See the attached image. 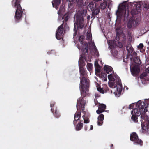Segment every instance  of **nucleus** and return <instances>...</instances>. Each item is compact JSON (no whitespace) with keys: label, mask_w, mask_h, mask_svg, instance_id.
<instances>
[{"label":"nucleus","mask_w":149,"mask_h":149,"mask_svg":"<svg viewBox=\"0 0 149 149\" xmlns=\"http://www.w3.org/2000/svg\"><path fill=\"white\" fill-rule=\"evenodd\" d=\"M104 69L106 71L107 73L109 74L112 71V68L111 66L108 65H105L104 67Z\"/></svg>","instance_id":"nucleus-20"},{"label":"nucleus","mask_w":149,"mask_h":149,"mask_svg":"<svg viewBox=\"0 0 149 149\" xmlns=\"http://www.w3.org/2000/svg\"><path fill=\"white\" fill-rule=\"evenodd\" d=\"M92 37L91 32H88L86 34V39L89 42V44L91 43L92 45H93V43L92 42Z\"/></svg>","instance_id":"nucleus-18"},{"label":"nucleus","mask_w":149,"mask_h":149,"mask_svg":"<svg viewBox=\"0 0 149 149\" xmlns=\"http://www.w3.org/2000/svg\"><path fill=\"white\" fill-rule=\"evenodd\" d=\"M95 73L96 75L99 74V73L100 71V67L97 61L96 60L95 62Z\"/></svg>","instance_id":"nucleus-16"},{"label":"nucleus","mask_w":149,"mask_h":149,"mask_svg":"<svg viewBox=\"0 0 149 149\" xmlns=\"http://www.w3.org/2000/svg\"><path fill=\"white\" fill-rule=\"evenodd\" d=\"M145 106V103L143 102H142L141 101H139L136 104V107L138 109L142 112Z\"/></svg>","instance_id":"nucleus-14"},{"label":"nucleus","mask_w":149,"mask_h":149,"mask_svg":"<svg viewBox=\"0 0 149 149\" xmlns=\"http://www.w3.org/2000/svg\"><path fill=\"white\" fill-rule=\"evenodd\" d=\"M134 106V104H131L129 106V109H131L132 108H133V106Z\"/></svg>","instance_id":"nucleus-47"},{"label":"nucleus","mask_w":149,"mask_h":149,"mask_svg":"<svg viewBox=\"0 0 149 149\" xmlns=\"http://www.w3.org/2000/svg\"><path fill=\"white\" fill-rule=\"evenodd\" d=\"M64 27L65 29L68 28L67 23H63L57 29L56 32V37L58 40H60L64 31Z\"/></svg>","instance_id":"nucleus-5"},{"label":"nucleus","mask_w":149,"mask_h":149,"mask_svg":"<svg viewBox=\"0 0 149 149\" xmlns=\"http://www.w3.org/2000/svg\"><path fill=\"white\" fill-rule=\"evenodd\" d=\"M143 47V44L142 43H140L138 45V48L139 49H142Z\"/></svg>","instance_id":"nucleus-40"},{"label":"nucleus","mask_w":149,"mask_h":149,"mask_svg":"<svg viewBox=\"0 0 149 149\" xmlns=\"http://www.w3.org/2000/svg\"><path fill=\"white\" fill-rule=\"evenodd\" d=\"M68 15L67 14H65L62 17V19H64V20L63 21V22L64 23H67V22L68 20Z\"/></svg>","instance_id":"nucleus-25"},{"label":"nucleus","mask_w":149,"mask_h":149,"mask_svg":"<svg viewBox=\"0 0 149 149\" xmlns=\"http://www.w3.org/2000/svg\"><path fill=\"white\" fill-rule=\"evenodd\" d=\"M141 125L142 132L149 135V122H141Z\"/></svg>","instance_id":"nucleus-9"},{"label":"nucleus","mask_w":149,"mask_h":149,"mask_svg":"<svg viewBox=\"0 0 149 149\" xmlns=\"http://www.w3.org/2000/svg\"><path fill=\"white\" fill-rule=\"evenodd\" d=\"M140 71L139 68L135 66L133 68L131 72L133 75L138 73Z\"/></svg>","instance_id":"nucleus-19"},{"label":"nucleus","mask_w":149,"mask_h":149,"mask_svg":"<svg viewBox=\"0 0 149 149\" xmlns=\"http://www.w3.org/2000/svg\"><path fill=\"white\" fill-rule=\"evenodd\" d=\"M111 147H112L113 146V144H111L110 146Z\"/></svg>","instance_id":"nucleus-54"},{"label":"nucleus","mask_w":149,"mask_h":149,"mask_svg":"<svg viewBox=\"0 0 149 149\" xmlns=\"http://www.w3.org/2000/svg\"><path fill=\"white\" fill-rule=\"evenodd\" d=\"M85 56L84 54L81 55L79 61V69L80 68H84L83 67L85 65V63L84 60H85Z\"/></svg>","instance_id":"nucleus-13"},{"label":"nucleus","mask_w":149,"mask_h":149,"mask_svg":"<svg viewBox=\"0 0 149 149\" xmlns=\"http://www.w3.org/2000/svg\"><path fill=\"white\" fill-rule=\"evenodd\" d=\"M100 11V10L99 8H98L96 7V5H95V10H94V15H97L99 13Z\"/></svg>","instance_id":"nucleus-29"},{"label":"nucleus","mask_w":149,"mask_h":149,"mask_svg":"<svg viewBox=\"0 0 149 149\" xmlns=\"http://www.w3.org/2000/svg\"><path fill=\"white\" fill-rule=\"evenodd\" d=\"M145 114H143V113H142V114H141H141L140 115H141V118L143 119V120H145V118H146L145 117Z\"/></svg>","instance_id":"nucleus-41"},{"label":"nucleus","mask_w":149,"mask_h":149,"mask_svg":"<svg viewBox=\"0 0 149 149\" xmlns=\"http://www.w3.org/2000/svg\"><path fill=\"white\" fill-rule=\"evenodd\" d=\"M103 122H97V124L99 126H101L102 125Z\"/></svg>","instance_id":"nucleus-45"},{"label":"nucleus","mask_w":149,"mask_h":149,"mask_svg":"<svg viewBox=\"0 0 149 149\" xmlns=\"http://www.w3.org/2000/svg\"><path fill=\"white\" fill-rule=\"evenodd\" d=\"M93 65L91 63H88L87 64V67L88 70L90 72L92 70Z\"/></svg>","instance_id":"nucleus-26"},{"label":"nucleus","mask_w":149,"mask_h":149,"mask_svg":"<svg viewBox=\"0 0 149 149\" xmlns=\"http://www.w3.org/2000/svg\"><path fill=\"white\" fill-rule=\"evenodd\" d=\"M130 5V4H129L127 2L123 3L120 6L118 7L116 12L117 14L120 15H125L126 12L128 14L129 12V6Z\"/></svg>","instance_id":"nucleus-4"},{"label":"nucleus","mask_w":149,"mask_h":149,"mask_svg":"<svg viewBox=\"0 0 149 149\" xmlns=\"http://www.w3.org/2000/svg\"><path fill=\"white\" fill-rule=\"evenodd\" d=\"M103 112V111H102V110L100 109L97 110L96 111L97 113L98 114H100Z\"/></svg>","instance_id":"nucleus-42"},{"label":"nucleus","mask_w":149,"mask_h":149,"mask_svg":"<svg viewBox=\"0 0 149 149\" xmlns=\"http://www.w3.org/2000/svg\"><path fill=\"white\" fill-rule=\"evenodd\" d=\"M61 0H54V2L56 6H58L60 3Z\"/></svg>","instance_id":"nucleus-37"},{"label":"nucleus","mask_w":149,"mask_h":149,"mask_svg":"<svg viewBox=\"0 0 149 149\" xmlns=\"http://www.w3.org/2000/svg\"><path fill=\"white\" fill-rule=\"evenodd\" d=\"M147 106H148V105L146 106L145 107V109L144 110V112H146L148 111V110L147 109Z\"/></svg>","instance_id":"nucleus-49"},{"label":"nucleus","mask_w":149,"mask_h":149,"mask_svg":"<svg viewBox=\"0 0 149 149\" xmlns=\"http://www.w3.org/2000/svg\"><path fill=\"white\" fill-rule=\"evenodd\" d=\"M92 3H91L89 4V5L88 6H89L90 8L92 11V17H93V3L92 2H91Z\"/></svg>","instance_id":"nucleus-31"},{"label":"nucleus","mask_w":149,"mask_h":149,"mask_svg":"<svg viewBox=\"0 0 149 149\" xmlns=\"http://www.w3.org/2000/svg\"><path fill=\"white\" fill-rule=\"evenodd\" d=\"M142 5L144 8H149V2L144 1Z\"/></svg>","instance_id":"nucleus-28"},{"label":"nucleus","mask_w":149,"mask_h":149,"mask_svg":"<svg viewBox=\"0 0 149 149\" xmlns=\"http://www.w3.org/2000/svg\"><path fill=\"white\" fill-rule=\"evenodd\" d=\"M23 10L24 11V9H23Z\"/></svg>","instance_id":"nucleus-58"},{"label":"nucleus","mask_w":149,"mask_h":149,"mask_svg":"<svg viewBox=\"0 0 149 149\" xmlns=\"http://www.w3.org/2000/svg\"><path fill=\"white\" fill-rule=\"evenodd\" d=\"M106 108V106L103 104H101L99 105V108L101 110H102V111H104Z\"/></svg>","instance_id":"nucleus-30"},{"label":"nucleus","mask_w":149,"mask_h":149,"mask_svg":"<svg viewBox=\"0 0 149 149\" xmlns=\"http://www.w3.org/2000/svg\"><path fill=\"white\" fill-rule=\"evenodd\" d=\"M126 49L129 54L132 53L134 52V49L130 44H129L127 45Z\"/></svg>","instance_id":"nucleus-22"},{"label":"nucleus","mask_w":149,"mask_h":149,"mask_svg":"<svg viewBox=\"0 0 149 149\" xmlns=\"http://www.w3.org/2000/svg\"><path fill=\"white\" fill-rule=\"evenodd\" d=\"M107 6V2L104 0L103 3H101L100 5V7L101 9H104Z\"/></svg>","instance_id":"nucleus-23"},{"label":"nucleus","mask_w":149,"mask_h":149,"mask_svg":"<svg viewBox=\"0 0 149 149\" xmlns=\"http://www.w3.org/2000/svg\"><path fill=\"white\" fill-rule=\"evenodd\" d=\"M141 7L140 4L134 5L133 9L131 11V13L132 15H134L140 12L141 10Z\"/></svg>","instance_id":"nucleus-11"},{"label":"nucleus","mask_w":149,"mask_h":149,"mask_svg":"<svg viewBox=\"0 0 149 149\" xmlns=\"http://www.w3.org/2000/svg\"><path fill=\"white\" fill-rule=\"evenodd\" d=\"M140 21L139 17H132L129 20L127 24V27L131 28L133 26H135L139 24Z\"/></svg>","instance_id":"nucleus-7"},{"label":"nucleus","mask_w":149,"mask_h":149,"mask_svg":"<svg viewBox=\"0 0 149 149\" xmlns=\"http://www.w3.org/2000/svg\"><path fill=\"white\" fill-rule=\"evenodd\" d=\"M89 17H90V16H88V18H89Z\"/></svg>","instance_id":"nucleus-56"},{"label":"nucleus","mask_w":149,"mask_h":149,"mask_svg":"<svg viewBox=\"0 0 149 149\" xmlns=\"http://www.w3.org/2000/svg\"><path fill=\"white\" fill-rule=\"evenodd\" d=\"M108 78L110 81L109 82V86L112 88H115L116 87V84L115 81V79L113 76L110 74L108 75Z\"/></svg>","instance_id":"nucleus-12"},{"label":"nucleus","mask_w":149,"mask_h":149,"mask_svg":"<svg viewBox=\"0 0 149 149\" xmlns=\"http://www.w3.org/2000/svg\"><path fill=\"white\" fill-rule=\"evenodd\" d=\"M141 112L137 108L134 109L131 112V114L132 115L131 117L132 120L135 121L137 119V117L136 116H139L141 114Z\"/></svg>","instance_id":"nucleus-10"},{"label":"nucleus","mask_w":149,"mask_h":149,"mask_svg":"<svg viewBox=\"0 0 149 149\" xmlns=\"http://www.w3.org/2000/svg\"><path fill=\"white\" fill-rule=\"evenodd\" d=\"M130 140L134 142V143L142 146L143 144L142 141L138 138L137 134L135 132L132 133L130 136Z\"/></svg>","instance_id":"nucleus-8"},{"label":"nucleus","mask_w":149,"mask_h":149,"mask_svg":"<svg viewBox=\"0 0 149 149\" xmlns=\"http://www.w3.org/2000/svg\"><path fill=\"white\" fill-rule=\"evenodd\" d=\"M146 73H143L142 74H141L140 75V77L141 78H143L144 77L146 76Z\"/></svg>","instance_id":"nucleus-43"},{"label":"nucleus","mask_w":149,"mask_h":149,"mask_svg":"<svg viewBox=\"0 0 149 149\" xmlns=\"http://www.w3.org/2000/svg\"><path fill=\"white\" fill-rule=\"evenodd\" d=\"M114 78L115 79V81L116 84H119L120 82V79L118 77L116 76H115Z\"/></svg>","instance_id":"nucleus-32"},{"label":"nucleus","mask_w":149,"mask_h":149,"mask_svg":"<svg viewBox=\"0 0 149 149\" xmlns=\"http://www.w3.org/2000/svg\"><path fill=\"white\" fill-rule=\"evenodd\" d=\"M55 104V102H52L50 103V107L52 108H54V109L55 108H57L56 107H54Z\"/></svg>","instance_id":"nucleus-38"},{"label":"nucleus","mask_w":149,"mask_h":149,"mask_svg":"<svg viewBox=\"0 0 149 149\" xmlns=\"http://www.w3.org/2000/svg\"><path fill=\"white\" fill-rule=\"evenodd\" d=\"M104 116L103 114H101L99 115L98 117V120L100 121H102L104 119Z\"/></svg>","instance_id":"nucleus-35"},{"label":"nucleus","mask_w":149,"mask_h":149,"mask_svg":"<svg viewBox=\"0 0 149 149\" xmlns=\"http://www.w3.org/2000/svg\"><path fill=\"white\" fill-rule=\"evenodd\" d=\"M80 90L81 92V97L79 98L77 100L76 107L77 110L79 109L83 113L84 115L83 116V118L84 119V121H89V118L90 115L89 113H87L86 112L84 111V106L86 104V102L85 100L83 99L86 95H88V93H87L89 91V88L87 89L86 88H84V90L80 89Z\"/></svg>","instance_id":"nucleus-1"},{"label":"nucleus","mask_w":149,"mask_h":149,"mask_svg":"<svg viewBox=\"0 0 149 149\" xmlns=\"http://www.w3.org/2000/svg\"><path fill=\"white\" fill-rule=\"evenodd\" d=\"M95 84L97 90L101 93H104V91L100 87V85L96 82H95Z\"/></svg>","instance_id":"nucleus-21"},{"label":"nucleus","mask_w":149,"mask_h":149,"mask_svg":"<svg viewBox=\"0 0 149 149\" xmlns=\"http://www.w3.org/2000/svg\"><path fill=\"white\" fill-rule=\"evenodd\" d=\"M86 70L84 68L79 69V71L80 75L79 78L80 79L79 88L84 90V88L87 89L89 88V80L87 78L88 76L86 72Z\"/></svg>","instance_id":"nucleus-2"},{"label":"nucleus","mask_w":149,"mask_h":149,"mask_svg":"<svg viewBox=\"0 0 149 149\" xmlns=\"http://www.w3.org/2000/svg\"><path fill=\"white\" fill-rule=\"evenodd\" d=\"M146 71L147 72H148V73H149V67L147 68L146 69Z\"/></svg>","instance_id":"nucleus-50"},{"label":"nucleus","mask_w":149,"mask_h":149,"mask_svg":"<svg viewBox=\"0 0 149 149\" xmlns=\"http://www.w3.org/2000/svg\"><path fill=\"white\" fill-rule=\"evenodd\" d=\"M118 46L120 48H121L122 47V45L121 43L120 42H118Z\"/></svg>","instance_id":"nucleus-44"},{"label":"nucleus","mask_w":149,"mask_h":149,"mask_svg":"<svg viewBox=\"0 0 149 149\" xmlns=\"http://www.w3.org/2000/svg\"><path fill=\"white\" fill-rule=\"evenodd\" d=\"M111 149H113V148H112Z\"/></svg>","instance_id":"nucleus-57"},{"label":"nucleus","mask_w":149,"mask_h":149,"mask_svg":"<svg viewBox=\"0 0 149 149\" xmlns=\"http://www.w3.org/2000/svg\"><path fill=\"white\" fill-rule=\"evenodd\" d=\"M21 0H12V4L13 7L16 8L14 19L17 22H18L21 20L23 12L20 5Z\"/></svg>","instance_id":"nucleus-3"},{"label":"nucleus","mask_w":149,"mask_h":149,"mask_svg":"<svg viewBox=\"0 0 149 149\" xmlns=\"http://www.w3.org/2000/svg\"><path fill=\"white\" fill-rule=\"evenodd\" d=\"M52 3L53 4V6L54 7V4L53 3Z\"/></svg>","instance_id":"nucleus-55"},{"label":"nucleus","mask_w":149,"mask_h":149,"mask_svg":"<svg viewBox=\"0 0 149 149\" xmlns=\"http://www.w3.org/2000/svg\"><path fill=\"white\" fill-rule=\"evenodd\" d=\"M94 53L96 56L98 57L99 56V53L97 50V49L95 45L94 44Z\"/></svg>","instance_id":"nucleus-27"},{"label":"nucleus","mask_w":149,"mask_h":149,"mask_svg":"<svg viewBox=\"0 0 149 149\" xmlns=\"http://www.w3.org/2000/svg\"><path fill=\"white\" fill-rule=\"evenodd\" d=\"M86 16L85 14L82 13L81 14H77L76 17V22L80 28H82L84 25V17Z\"/></svg>","instance_id":"nucleus-6"},{"label":"nucleus","mask_w":149,"mask_h":149,"mask_svg":"<svg viewBox=\"0 0 149 149\" xmlns=\"http://www.w3.org/2000/svg\"><path fill=\"white\" fill-rule=\"evenodd\" d=\"M95 96L96 97H99V95L98 94H95Z\"/></svg>","instance_id":"nucleus-51"},{"label":"nucleus","mask_w":149,"mask_h":149,"mask_svg":"<svg viewBox=\"0 0 149 149\" xmlns=\"http://www.w3.org/2000/svg\"><path fill=\"white\" fill-rule=\"evenodd\" d=\"M85 37L84 36H80L79 38V40L81 44H83V41L84 40Z\"/></svg>","instance_id":"nucleus-33"},{"label":"nucleus","mask_w":149,"mask_h":149,"mask_svg":"<svg viewBox=\"0 0 149 149\" xmlns=\"http://www.w3.org/2000/svg\"><path fill=\"white\" fill-rule=\"evenodd\" d=\"M83 49H84L86 51V52L88 53V45L86 43L85 44V46L84 47H83Z\"/></svg>","instance_id":"nucleus-36"},{"label":"nucleus","mask_w":149,"mask_h":149,"mask_svg":"<svg viewBox=\"0 0 149 149\" xmlns=\"http://www.w3.org/2000/svg\"><path fill=\"white\" fill-rule=\"evenodd\" d=\"M81 117V112L77 111L75 114L74 121H81L80 119Z\"/></svg>","instance_id":"nucleus-17"},{"label":"nucleus","mask_w":149,"mask_h":149,"mask_svg":"<svg viewBox=\"0 0 149 149\" xmlns=\"http://www.w3.org/2000/svg\"><path fill=\"white\" fill-rule=\"evenodd\" d=\"M68 1L70 2H71L73 1L74 0H68Z\"/></svg>","instance_id":"nucleus-52"},{"label":"nucleus","mask_w":149,"mask_h":149,"mask_svg":"<svg viewBox=\"0 0 149 149\" xmlns=\"http://www.w3.org/2000/svg\"><path fill=\"white\" fill-rule=\"evenodd\" d=\"M116 34L120 35L122 32V31L120 27L117 28L116 29Z\"/></svg>","instance_id":"nucleus-34"},{"label":"nucleus","mask_w":149,"mask_h":149,"mask_svg":"<svg viewBox=\"0 0 149 149\" xmlns=\"http://www.w3.org/2000/svg\"><path fill=\"white\" fill-rule=\"evenodd\" d=\"M119 35L116 34V40L118 41L119 40Z\"/></svg>","instance_id":"nucleus-46"},{"label":"nucleus","mask_w":149,"mask_h":149,"mask_svg":"<svg viewBox=\"0 0 149 149\" xmlns=\"http://www.w3.org/2000/svg\"><path fill=\"white\" fill-rule=\"evenodd\" d=\"M102 0H94V2L95 3V5H96V2H97L98 1H101Z\"/></svg>","instance_id":"nucleus-48"},{"label":"nucleus","mask_w":149,"mask_h":149,"mask_svg":"<svg viewBox=\"0 0 149 149\" xmlns=\"http://www.w3.org/2000/svg\"><path fill=\"white\" fill-rule=\"evenodd\" d=\"M95 105H97V103L95 101Z\"/></svg>","instance_id":"nucleus-53"},{"label":"nucleus","mask_w":149,"mask_h":149,"mask_svg":"<svg viewBox=\"0 0 149 149\" xmlns=\"http://www.w3.org/2000/svg\"><path fill=\"white\" fill-rule=\"evenodd\" d=\"M96 75L99 76L100 77L104 78V80L105 79L107 80V74L105 73H102L101 74H100V72L99 73V74Z\"/></svg>","instance_id":"nucleus-24"},{"label":"nucleus","mask_w":149,"mask_h":149,"mask_svg":"<svg viewBox=\"0 0 149 149\" xmlns=\"http://www.w3.org/2000/svg\"><path fill=\"white\" fill-rule=\"evenodd\" d=\"M74 33L73 36H75L77 35V31L76 30V28L75 26H74Z\"/></svg>","instance_id":"nucleus-39"},{"label":"nucleus","mask_w":149,"mask_h":149,"mask_svg":"<svg viewBox=\"0 0 149 149\" xmlns=\"http://www.w3.org/2000/svg\"><path fill=\"white\" fill-rule=\"evenodd\" d=\"M51 111L53 113L54 116L56 118H59L61 114L59 111L57 109V108L51 109Z\"/></svg>","instance_id":"nucleus-15"}]
</instances>
